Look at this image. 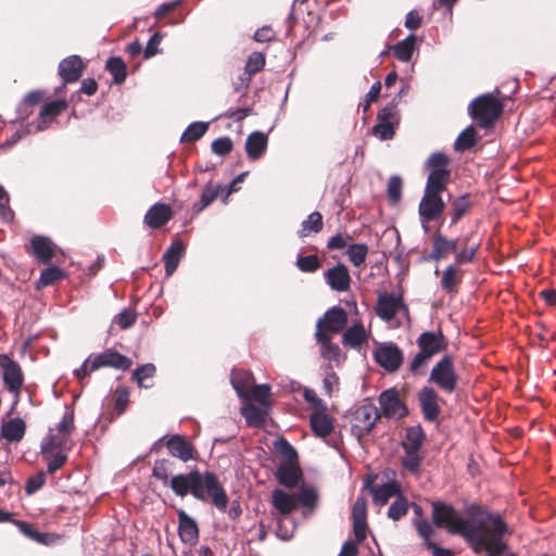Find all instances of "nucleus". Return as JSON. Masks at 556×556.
I'll return each mask as SVG.
<instances>
[{
    "label": "nucleus",
    "mask_w": 556,
    "mask_h": 556,
    "mask_svg": "<svg viewBox=\"0 0 556 556\" xmlns=\"http://www.w3.org/2000/svg\"><path fill=\"white\" fill-rule=\"evenodd\" d=\"M418 401L425 420L433 422L441 413L438 394L431 387H424L418 393Z\"/></svg>",
    "instance_id": "nucleus-14"
},
{
    "label": "nucleus",
    "mask_w": 556,
    "mask_h": 556,
    "mask_svg": "<svg viewBox=\"0 0 556 556\" xmlns=\"http://www.w3.org/2000/svg\"><path fill=\"white\" fill-rule=\"evenodd\" d=\"M424 457L419 454V450H404L402 457V466L410 473H418L422 464Z\"/></svg>",
    "instance_id": "nucleus-41"
},
{
    "label": "nucleus",
    "mask_w": 556,
    "mask_h": 556,
    "mask_svg": "<svg viewBox=\"0 0 556 556\" xmlns=\"http://www.w3.org/2000/svg\"><path fill=\"white\" fill-rule=\"evenodd\" d=\"M274 446L276 452L287 459L286 463H296L298 452L286 439L276 440Z\"/></svg>",
    "instance_id": "nucleus-49"
},
{
    "label": "nucleus",
    "mask_w": 556,
    "mask_h": 556,
    "mask_svg": "<svg viewBox=\"0 0 556 556\" xmlns=\"http://www.w3.org/2000/svg\"><path fill=\"white\" fill-rule=\"evenodd\" d=\"M323 215L315 211L311 213L305 220L301 224V229L298 231L299 237H307L311 232L318 233L323 229Z\"/></svg>",
    "instance_id": "nucleus-39"
},
{
    "label": "nucleus",
    "mask_w": 556,
    "mask_h": 556,
    "mask_svg": "<svg viewBox=\"0 0 556 556\" xmlns=\"http://www.w3.org/2000/svg\"><path fill=\"white\" fill-rule=\"evenodd\" d=\"M173 465L174 463L168 459H156L152 468V477L161 480L164 484L167 485L169 482V475L172 472Z\"/></svg>",
    "instance_id": "nucleus-45"
},
{
    "label": "nucleus",
    "mask_w": 556,
    "mask_h": 556,
    "mask_svg": "<svg viewBox=\"0 0 556 556\" xmlns=\"http://www.w3.org/2000/svg\"><path fill=\"white\" fill-rule=\"evenodd\" d=\"M316 341L320 344V356L328 362L327 369H331L332 365H341L345 356L342 354L340 346L333 343L325 330L315 331Z\"/></svg>",
    "instance_id": "nucleus-11"
},
{
    "label": "nucleus",
    "mask_w": 556,
    "mask_h": 556,
    "mask_svg": "<svg viewBox=\"0 0 556 556\" xmlns=\"http://www.w3.org/2000/svg\"><path fill=\"white\" fill-rule=\"evenodd\" d=\"M232 148H233V142L227 136L219 137V138L215 139L211 144V149H212L213 153H215L216 155H219V156L228 155L232 151Z\"/></svg>",
    "instance_id": "nucleus-56"
},
{
    "label": "nucleus",
    "mask_w": 556,
    "mask_h": 556,
    "mask_svg": "<svg viewBox=\"0 0 556 556\" xmlns=\"http://www.w3.org/2000/svg\"><path fill=\"white\" fill-rule=\"evenodd\" d=\"M326 282L330 289L337 292H344L350 289L351 276L344 264H337L324 274Z\"/></svg>",
    "instance_id": "nucleus-16"
},
{
    "label": "nucleus",
    "mask_w": 556,
    "mask_h": 556,
    "mask_svg": "<svg viewBox=\"0 0 556 556\" xmlns=\"http://www.w3.org/2000/svg\"><path fill=\"white\" fill-rule=\"evenodd\" d=\"M478 136L473 125L466 127L456 138L454 150L456 152H465L477 144Z\"/></svg>",
    "instance_id": "nucleus-36"
},
{
    "label": "nucleus",
    "mask_w": 556,
    "mask_h": 556,
    "mask_svg": "<svg viewBox=\"0 0 556 556\" xmlns=\"http://www.w3.org/2000/svg\"><path fill=\"white\" fill-rule=\"evenodd\" d=\"M375 362L388 372H393L403 364L402 350L393 342L381 343L374 352Z\"/></svg>",
    "instance_id": "nucleus-7"
},
{
    "label": "nucleus",
    "mask_w": 556,
    "mask_h": 556,
    "mask_svg": "<svg viewBox=\"0 0 556 556\" xmlns=\"http://www.w3.org/2000/svg\"><path fill=\"white\" fill-rule=\"evenodd\" d=\"M378 121L380 122H389L399 124L400 114L396 105V100H392L386 106H383L377 115Z\"/></svg>",
    "instance_id": "nucleus-51"
},
{
    "label": "nucleus",
    "mask_w": 556,
    "mask_h": 556,
    "mask_svg": "<svg viewBox=\"0 0 556 556\" xmlns=\"http://www.w3.org/2000/svg\"><path fill=\"white\" fill-rule=\"evenodd\" d=\"M402 186H403V181L400 176L393 175L390 177L389 182H388L387 194H388V200L392 205L397 204L401 201Z\"/></svg>",
    "instance_id": "nucleus-50"
},
{
    "label": "nucleus",
    "mask_w": 556,
    "mask_h": 556,
    "mask_svg": "<svg viewBox=\"0 0 556 556\" xmlns=\"http://www.w3.org/2000/svg\"><path fill=\"white\" fill-rule=\"evenodd\" d=\"M65 108L66 102L63 100H54L45 103L39 112V121L36 125L34 124L35 131L38 132L45 130L49 123H51Z\"/></svg>",
    "instance_id": "nucleus-22"
},
{
    "label": "nucleus",
    "mask_w": 556,
    "mask_h": 556,
    "mask_svg": "<svg viewBox=\"0 0 556 556\" xmlns=\"http://www.w3.org/2000/svg\"><path fill=\"white\" fill-rule=\"evenodd\" d=\"M136 317L137 316L135 312L130 309H124L115 316L114 321L121 329H128L135 324Z\"/></svg>",
    "instance_id": "nucleus-63"
},
{
    "label": "nucleus",
    "mask_w": 556,
    "mask_h": 556,
    "mask_svg": "<svg viewBox=\"0 0 556 556\" xmlns=\"http://www.w3.org/2000/svg\"><path fill=\"white\" fill-rule=\"evenodd\" d=\"M167 450L173 457H177L184 463L194 458V447L180 434L172 435L166 442Z\"/></svg>",
    "instance_id": "nucleus-18"
},
{
    "label": "nucleus",
    "mask_w": 556,
    "mask_h": 556,
    "mask_svg": "<svg viewBox=\"0 0 556 556\" xmlns=\"http://www.w3.org/2000/svg\"><path fill=\"white\" fill-rule=\"evenodd\" d=\"M417 344L420 351L432 357L445 349L446 342L443 333L439 330L422 332L417 339Z\"/></svg>",
    "instance_id": "nucleus-19"
},
{
    "label": "nucleus",
    "mask_w": 556,
    "mask_h": 556,
    "mask_svg": "<svg viewBox=\"0 0 556 556\" xmlns=\"http://www.w3.org/2000/svg\"><path fill=\"white\" fill-rule=\"evenodd\" d=\"M345 253L349 257V261L355 267H361L366 261V256L368 254V245L366 243H353L348 247Z\"/></svg>",
    "instance_id": "nucleus-43"
},
{
    "label": "nucleus",
    "mask_w": 556,
    "mask_h": 556,
    "mask_svg": "<svg viewBox=\"0 0 556 556\" xmlns=\"http://www.w3.org/2000/svg\"><path fill=\"white\" fill-rule=\"evenodd\" d=\"M172 218V208L167 204L156 203L144 215V223L152 229L165 225Z\"/></svg>",
    "instance_id": "nucleus-24"
},
{
    "label": "nucleus",
    "mask_w": 556,
    "mask_h": 556,
    "mask_svg": "<svg viewBox=\"0 0 556 556\" xmlns=\"http://www.w3.org/2000/svg\"><path fill=\"white\" fill-rule=\"evenodd\" d=\"M416 35H407L403 40L392 47L394 56L401 62H409L416 50Z\"/></svg>",
    "instance_id": "nucleus-34"
},
{
    "label": "nucleus",
    "mask_w": 556,
    "mask_h": 556,
    "mask_svg": "<svg viewBox=\"0 0 556 556\" xmlns=\"http://www.w3.org/2000/svg\"><path fill=\"white\" fill-rule=\"evenodd\" d=\"M445 208V204L439 193H427L425 194L418 206V214L420 220L429 223L439 218Z\"/></svg>",
    "instance_id": "nucleus-12"
},
{
    "label": "nucleus",
    "mask_w": 556,
    "mask_h": 556,
    "mask_svg": "<svg viewBox=\"0 0 556 556\" xmlns=\"http://www.w3.org/2000/svg\"><path fill=\"white\" fill-rule=\"evenodd\" d=\"M178 515V534L186 544H194L199 539V528L197 521L184 509L177 511Z\"/></svg>",
    "instance_id": "nucleus-20"
},
{
    "label": "nucleus",
    "mask_w": 556,
    "mask_h": 556,
    "mask_svg": "<svg viewBox=\"0 0 556 556\" xmlns=\"http://www.w3.org/2000/svg\"><path fill=\"white\" fill-rule=\"evenodd\" d=\"M35 131L33 123L21 125V128L14 131L3 143L2 148L10 149L14 147L21 139Z\"/></svg>",
    "instance_id": "nucleus-53"
},
{
    "label": "nucleus",
    "mask_w": 556,
    "mask_h": 556,
    "mask_svg": "<svg viewBox=\"0 0 556 556\" xmlns=\"http://www.w3.org/2000/svg\"><path fill=\"white\" fill-rule=\"evenodd\" d=\"M458 245V239H448L440 231H437L433 241L432 249L429 253H425L420 262H440L447 257L451 253H456Z\"/></svg>",
    "instance_id": "nucleus-10"
},
{
    "label": "nucleus",
    "mask_w": 556,
    "mask_h": 556,
    "mask_svg": "<svg viewBox=\"0 0 556 556\" xmlns=\"http://www.w3.org/2000/svg\"><path fill=\"white\" fill-rule=\"evenodd\" d=\"M64 273L56 266L48 267L40 274L37 288L52 286L60 279H62Z\"/></svg>",
    "instance_id": "nucleus-48"
},
{
    "label": "nucleus",
    "mask_w": 556,
    "mask_h": 556,
    "mask_svg": "<svg viewBox=\"0 0 556 556\" xmlns=\"http://www.w3.org/2000/svg\"><path fill=\"white\" fill-rule=\"evenodd\" d=\"M471 206V202L469 200L468 194H463L456 198L452 202V218L451 226L458 223V220L468 212Z\"/></svg>",
    "instance_id": "nucleus-44"
},
{
    "label": "nucleus",
    "mask_w": 556,
    "mask_h": 556,
    "mask_svg": "<svg viewBox=\"0 0 556 556\" xmlns=\"http://www.w3.org/2000/svg\"><path fill=\"white\" fill-rule=\"evenodd\" d=\"M89 358L91 362V370H98L102 367H112L124 371L129 369L132 364L129 357L112 349H108L100 354H90Z\"/></svg>",
    "instance_id": "nucleus-8"
},
{
    "label": "nucleus",
    "mask_w": 556,
    "mask_h": 556,
    "mask_svg": "<svg viewBox=\"0 0 556 556\" xmlns=\"http://www.w3.org/2000/svg\"><path fill=\"white\" fill-rule=\"evenodd\" d=\"M156 367L152 363H147L138 366L132 371V379L137 382L139 387L148 388V386L143 384V381L148 378H152L155 375Z\"/></svg>",
    "instance_id": "nucleus-52"
},
{
    "label": "nucleus",
    "mask_w": 556,
    "mask_h": 556,
    "mask_svg": "<svg viewBox=\"0 0 556 556\" xmlns=\"http://www.w3.org/2000/svg\"><path fill=\"white\" fill-rule=\"evenodd\" d=\"M379 418L378 408L372 403L358 406L353 413L352 434L362 439L370 433Z\"/></svg>",
    "instance_id": "nucleus-4"
},
{
    "label": "nucleus",
    "mask_w": 556,
    "mask_h": 556,
    "mask_svg": "<svg viewBox=\"0 0 556 556\" xmlns=\"http://www.w3.org/2000/svg\"><path fill=\"white\" fill-rule=\"evenodd\" d=\"M271 504L283 516L289 515L296 507L293 496L281 489H275L271 492Z\"/></svg>",
    "instance_id": "nucleus-32"
},
{
    "label": "nucleus",
    "mask_w": 556,
    "mask_h": 556,
    "mask_svg": "<svg viewBox=\"0 0 556 556\" xmlns=\"http://www.w3.org/2000/svg\"><path fill=\"white\" fill-rule=\"evenodd\" d=\"M429 380L445 392H453L457 386V375L454 369L453 357L443 356L431 369Z\"/></svg>",
    "instance_id": "nucleus-5"
},
{
    "label": "nucleus",
    "mask_w": 556,
    "mask_h": 556,
    "mask_svg": "<svg viewBox=\"0 0 556 556\" xmlns=\"http://www.w3.org/2000/svg\"><path fill=\"white\" fill-rule=\"evenodd\" d=\"M167 485L180 497L190 493L201 502H206L210 498L212 505L219 511H225L229 504L228 495L213 471L201 472L193 469L189 473H178L170 478Z\"/></svg>",
    "instance_id": "nucleus-1"
},
{
    "label": "nucleus",
    "mask_w": 556,
    "mask_h": 556,
    "mask_svg": "<svg viewBox=\"0 0 556 556\" xmlns=\"http://www.w3.org/2000/svg\"><path fill=\"white\" fill-rule=\"evenodd\" d=\"M241 414L249 425H260L264 421L263 413L253 404L244 405Z\"/></svg>",
    "instance_id": "nucleus-57"
},
{
    "label": "nucleus",
    "mask_w": 556,
    "mask_h": 556,
    "mask_svg": "<svg viewBox=\"0 0 556 556\" xmlns=\"http://www.w3.org/2000/svg\"><path fill=\"white\" fill-rule=\"evenodd\" d=\"M415 527L418 534L424 539L426 547H428V543L432 542L430 540L433 534L432 526L427 520L420 519L415 521Z\"/></svg>",
    "instance_id": "nucleus-64"
},
{
    "label": "nucleus",
    "mask_w": 556,
    "mask_h": 556,
    "mask_svg": "<svg viewBox=\"0 0 556 556\" xmlns=\"http://www.w3.org/2000/svg\"><path fill=\"white\" fill-rule=\"evenodd\" d=\"M503 112V105L491 93H484L476 98L468 105V113L480 127L491 126Z\"/></svg>",
    "instance_id": "nucleus-2"
},
{
    "label": "nucleus",
    "mask_w": 556,
    "mask_h": 556,
    "mask_svg": "<svg viewBox=\"0 0 556 556\" xmlns=\"http://www.w3.org/2000/svg\"><path fill=\"white\" fill-rule=\"evenodd\" d=\"M26 424L20 418H12L1 424L0 437L5 439L8 442L15 443L20 442L25 434Z\"/></svg>",
    "instance_id": "nucleus-28"
},
{
    "label": "nucleus",
    "mask_w": 556,
    "mask_h": 556,
    "mask_svg": "<svg viewBox=\"0 0 556 556\" xmlns=\"http://www.w3.org/2000/svg\"><path fill=\"white\" fill-rule=\"evenodd\" d=\"M407 510L408 502L406 497H404L402 494H399L395 501L390 505L387 515L390 519L397 521L407 514Z\"/></svg>",
    "instance_id": "nucleus-46"
},
{
    "label": "nucleus",
    "mask_w": 556,
    "mask_h": 556,
    "mask_svg": "<svg viewBox=\"0 0 556 556\" xmlns=\"http://www.w3.org/2000/svg\"><path fill=\"white\" fill-rule=\"evenodd\" d=\"M163 39V35L160 31L154 33L147 42L146 49L143 50L144 59H150L159 53V45Z\"/></svg>",
    "instance_id": "nucleus-62"
},
{
    "label": "nucleus",
    "mask_w": 556,
    "mask_h": 556,
    "mask_svg": "<svg viewBox=\"0 0 556 556\" xmlns=\"http://www.w3.org/2000/svg\"><path fill=\"white\" fill-rule=\"evenodd\" d=\"M296 266L303 273H314L320 267V261L317 255H299L296 258Z\"/></svg>",
    "instance_id": "nucleus-55"
},
{
    "label": "nucleus",
    "mask_w": 556,
    "mask_h": 556,
    "mask_svg": "<svg viewBox=\"0 0 556 556\" xmlns=\"http://www.w3.org/2000/svg\"><path fill=\"white\" fill-rule=\"evenodd\" d=\"M479 245H472L470 248L464 247L460 251L456 250L454 263L458 267L459 265L471 263L476 256Z\"/></svg>",
    "instance_id": "nucleus-59"
},
{
    "label": "nucleus",
    "mask_w": 556,
    "mask_h": 556,
    "mask_svg": "<svg viewBox=\"0 0 556 556\" xmlns=\"http://www.w3.org/2000/svg\"><path fill=\"white\" fill-rule=\"evenodd\" d=\"M352 519L353 520H365L367 519V501L364 496H358L352 507Z\"/></svg>",
    "instance_id": "nucleus-61"
},
{
    "label": "nucleus",
    "mask_w": 556,
    "mask_h": 556,
    "mask_svg": "<svg viewBox=\"0 0 556 556\" xmlns=\"http://www.w3.org/2000/svg\"><path fill=\"white\" fill-rule=\"evenodd\" d=\"M265 65V55L262 52H252L245 63L244 73L254 75Z\"/></svg>",
    "instance_id": "nucleus-54"
},
{
    "label": "nucleus",
    "mask_w": 556,
    "mask_h": 556,
    "mask_svg": "<svg viewBox=\"0 0 556 556\" xmlns=\"http://www.w3.org/2000/svg\"><path fill=\"white\" fill-rule=\"evenodd\" d=\"M222 188L223 186L220 184L213 186V184L208 181L201 193L200 201L193 205L195 213H200L211 205L218 197Z\"/></svg>",
    "instance_id": "nucleus-38"
},
{
    "label": "nucleus",
    "mask_w": 556,
    "mask_h": 556,
    "mask_svg": "<svg viewBox=\"0 0 556 556\" xmlns=\"http://www.w3.org/2000/svg\"><path fill=\"white\" fill-rule=\"evenodd\" d=\"M368 334L361 320L355 321L349 327L343 336L342 343L344 346L359 351L362 346L367 342Z\"/></svg>",
    "instance_id": "nucleus-23"
},
{
    "label": "nucleus",
    "mask_w": 556,
    "mask_h": 556,
    "mask_svg": "<svg viewBox=\"0 0 556 556\" xmlns=\"http://www.w3.org/2000/svg\"><path fill=\"white\" fill-rule=\"evenodd\" d=\"M450 177H451L450 169H432V170H430L428 178H427L425 191H427V193L430 192V193L441 194V192L443 190H445L446 185L450 180Z\"/></svg>",
    "instance_id": "nucleus-29"
},
{
    "label": "nucleus",
    "mask_w": 556,
    "mask_h": 556,
    "mask_svg": "<svg viewBox=\"0 0 556 556\" xmlns=\"http://www.w3.org/2000/svg\"><path fill=\"white\" fill-rule=\"evenodd\" d=\"M46 482V473L43 471H39L35 476H31L28 478L26 484H25V492L28 495L34 494L39 489L42 488V485Z\"/></svg>",
    "instance_id": "nucleus-60"
},
{
    "label": "nucleus",
    "mask_w": 556,
    "mask_h": 556,
    "mask_svg": "<svg viewBox=\"0 0 556 556\" xmlns=\"http://www.w3.org/2000/svg\"><path fill=\"white\" fill-rule=\"evenodd\" d=\"M348 314L345 309L339 305H334L326 311V313L316 323V330H325V333H340L346 327Z\"/></svg>",
    "instance_id": "nucleus-9"
},
{
    "label": "nucleus",
    "mask_w": 556,
    "mask_h": 556,
    "mask_svg": "<svg viewBox=\"0 0 556 556\" xmlns=\"http://www.w3.org/2000/svg\"><path fill=\"white\" fill-rule=\"evenodd\" d=\"M20 532L23 533L27 539L42 545H51L55 538L47 532H40L35 529L30 523L22 520H13Z\"/></svg>",
    "instance_id": "nucleus-30"
},
{
    "label": "nucleus",
    "mask_w": 556,
    "mask_h": 556,
    "mask_svg": "<svg viewBox=\"0 0 556 556\" xmlns=\"http://www.w3.org/2000/svg\"><path fill=\"white\" fill-rule=\"evenodd\" d=\"M309 426L317 438H326L333 431V419L325 412L314 410L309 415Z\"/></svg>",
    "instance_id": "nucleus-26"
},
{
    "label": "nucleus",
    "mask_w": 556,
    "mask_h": 556,
    "mask_svg": "<svg viewBox=\"0 0 556 556\" xmlns=\"http://www.w3.org/2000/svg\"><path fill=\"white\" fill-rule=\"evenodd\" d=\"M268 143V137L265 132L255 130L251 132L245 140V152L250 160L255 161L265 153Z\"/></svg>",
    "instance_id": "nucleus-25"
},
{
    "label": "nucleus",
    "mask_w": 556,
    "mask_h": 556,
    "mask_svg": "<svg viewBox=\"0 0 556 556\" xmlns=\"http://www.w3.org/2000/svg\"><path fill=\"white\" fill-rule=\"evenodd\" d=\"M277 481L286 488H294L302 479V470L296 463H282L275 472Z\"/></svg>",
    "instance_id": "nucleus-21"
},
{
    "label": "nucleus",
    "mask_w": 556,
    "mask_h": 556,
    "mask_svg": "<svg viewBox=\"0 0 556 556\" xmlns=\"http://www.w3.org/2000/svg\"><path fill=\"white\" fill-rule=\"evenodd\" d=\"M31 249L34 255L39 262L47 264L50 263L53 257L52 242L45 236H35L31 241Z\"/></svg>",
    "instance_id": "nucleus-31"
},
{
    "label": "nucleus",
    "mask_w": 556,
    "mask_h": 556,
    "mask_svg": "<svg viewBox=\"0 0 556 556\" xmlns=\"http://www.w3.org/2000/svg\"><path fill=\"white\" fill-rule=\"evenodd\" d=\"M208 125V122H193L189 124L180 136V142L198 141L206 134Z\"/></svg>",
    "instance_id": "nucleus-40"
},
{
    "label": "nucleus",
    "mask_w": 556,
    "mask_h": 556,
    "mask_svg": "<svg viewBox=\"0 0 556 556\" xmlns=\"http://www.w3.org/2000/svg\"><path fill=\"white\" fill-rule=\"evenodd\" d=\"M105 70L113 76V81L123 84L127 77V67L119 56H111L105 62Z\"/></svg>",
    "instance_id": "nucleus-37"
},
{
    "label": "nucleus",
    "mask_w": 556,
    "mask_h": 556,
    "mask_svg": "<svg viewBox=\"0 0 556 556\" xmlns=\"http://www.w3.org/2000/svg\"><path fill=\"white\" fill-rule=\"evenodd\" d=\"M185 244L180 240H174L170 245L166 249L163 261L165 264V275L172 276L177 269L181 257L185 254Z\"/></svg>",
    "instance_id": "nucleus-27"
},
{
    "label": "nucleus",
    "mask_w": 556,
    "mask_h": 556,
    "mask_svg": "<svg viewBox=\"0 0 556 556\" xmlns=\"http://www.w3.org/2000/svg\"><path fill=\"white\" fill-rule=\"evenodd\" d=\"M364 488L372 494L374 503L377 506H383L392 496L401 494L400 486L395 481H388L381 485H375L371 478L368 477L364 482Z\"/></svg>",
    "instance_id": "nucleus-15"
},
{
    "label": "nucleus",
    "mask_w": 556,
    "mask_h": 556,
    "mask_svg": "<svg viewBox=\"0 0 556 556\" xmlns=\"http://www.w3.org/2000/svg\"><path fill=\"white\" fill-rule=\"evenodd\" d=\"M406 308L401 293L384 292L378 296L376 313L386 321L392 320L400 308Z\"/></svg>",
    "instance_id": "nucleus-13"
},
{
    "label": "nucleus",
    "mask_w": 556,
    "mask_h": 556,
    "mask_svg": "<svg viewBox=\"0 0 556 556\" xmlns=\"http://www.w3.org/2000/svg\"><path fill=\"white\" fill-rule=\"evenodd\" d=\"M84 68L85 65L81 58L79 55L73 54L63 59L59 63L58 72L65 84H72L79 80Z\"/></svg>",
    "instance_id": "nucleus-17"
},
{
    "label": "nucleus",
    "mask_w": 556,
    "mask_h": 556,
    "mask_svg": "<svg viewBox=\"0 0 556 556\" xmlns=\"http://www.w3.org/2000/svg\"><path fill=\"white\" fill-rule=\"evenodd\" d=\"M399 124L389 123V122H380L372 126L371 134L379 138L381 141H387L393 139L395 135V128Z\"/></svg>",
    "instance_id": "nucleus-47"
},
{
    "label": "nucleus",
    "mask_w": 556,
    "mask_h": 556,
    "mask_svg": "<svg viewBox=\"0 0 556 556\" xmlns=\"http://www.w3.org/2000/svg\"><path fill=\"white\" fill-rule=\"evenodd\" d=\"M319 495L314 486L302 485L298 492V501L304 507L314 509L317 506Z\"/></svg>",
    "instance_id": "nucleus-42"
},
{
    "label": "nucleus",
    "mask_w": 556,
    "mask_h": 556,
    "mask_svg": "<svg viewBox=\"0 0 556 556\" xmlns=\"http://www.w3.org/2000/svg\"><path fill=\"white\" fill-rule=\"evenodd\" d=\"M0 367L2 369L3 384L8 392L14 395L16 403L24 384L22 368L16 361L4 353L0 354Z\"/></svg>",
    "instance_id": "nucleus-3"
},
{
    "label": "nucleus",
    "mask_w": 556,
    "mask_h": 556,
    "mask_svg": "<svg viewBox=\"0 0 556 556\" xmlns=\"http://www.w3.org/2000/svg\"><path fill=\"white\" fill-rule=\"evenodd\" d=\"M426 434L420 425L408 427L405 431L402 446L404 450H419L425 441Z\"/></svg>",
    "instance_id": "nucleus-35"
},
{
    "label": "nucleus",
    "mask_w": 556,
    "mask_h": 556,
    "mask_svg": "<svg viewBox=\"0 0 556 556\" xmlns=\"http://www.w3.org/2000/svg\"><path fill=\"white\" fill-rule=\"evenodd\" d=\"M450 157L443 152H434L426 161V167L432 169H450Z\"/></svg>",
    "instance_id": "nucleus-58"
},
{
    "label": "nucleus",
    "mask_w": 556,
    "mask_h": 556,
    "mask_svg": "<svg viewBox=\"0 0 556 556\" xmlns=\"http://www.w3.org/2000/svg\"><path fill=\"white\" fill-rule=\"evenodd\" d=\"M463 271L456 264L448 265L442 273L440 286L446 293L456 292L457 285L462 282Z\"/></svg>",
    "instance_id": "nucleus-33"
},
{
    "label": "nucleus",
    "mask_w": 556,
    "mask_h": 556,
    "mask_svg": "<svg viewBox=\"0 0 556 556\" xmlns=\"http://www.w3.org/2000/svg\"><path fill=\"white\" fill-rule=\"evenodd\" d=\"M381 416L387 419L400 420L409 413L406 404L400 399L399 391L390 388L380 393L378 397Z\"/></svg>",
    "instance_id": "nucleus-6"
}]
</instances>
